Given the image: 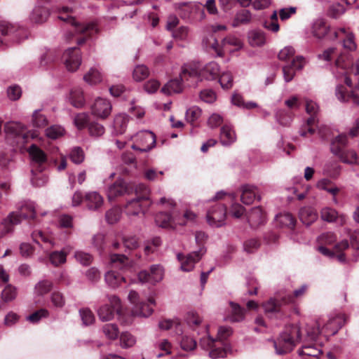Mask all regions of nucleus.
<instances>
[{
  "label": "nucleus",
  "mask_w": 359,
  "mask_h": 359,
  "mask_svg": "<svg viewBox=\"0 0 359 359\" xmlns=\"http://www.w3.org/2000/svg\"><path fill=\"white\" fill-rule=\"evenodd\" d=\"M219 140L223 146H229L236 140V135L234 130L229 125L222 127Z\"/></svg>",
  "instance_id": "25"
},
{
  "label": "nucleus",
  "mask_w": 359,
  "mask_h": 359,
  "mask_svg": "<svg viewBox=\"0 0 359 359\" xmlns=\"http://www.w3.org/2000/svg\"><path fill=\"white\" fill-rule=\"evenodd\" d=\"M74 257L77 262L83 266L89 265L93 260V257L89 253L83 251H76Z\"/></svg>",
  "instance_id": "60"
},
{
  "label": "nucleus",
  "mask_w": 359,
  "mask_h": 359,
  "mask_svg": "<svg viewBox=\"0 0 359 359\" xmlns=\"http://www.w3.org/2000/svg\"><path fill=\"white\" fill-rule=\"evenodd\" d=\"M173 6L183 20H189L197 12H200L203 15H205L204 11L201 9L200 3L196 1L175 3Z\"/></svg>",
  "instance_id": "5"
},
{
  "label": "nucleus",
  "mask_w": 359,
  "mask_h": 359,
  "mask_svg": "<svg viewBox=\"0 0 359 359\" xmlns=\"http://www.w3.org/2000/svg\"><path fill=\"white\" fill-rule=\"evenodd\" d=\"M110 264L111 267L121 270H126L131 267V262L124 255L114 253L110 255Z\"/></svg>",
  "instance_id": "20"
},
{
  "label": "nucleus",
  "mask_w": 359,
  "mask_h": 359,
  "mask_svg": "<svg viewBox=\"0 0 359 359\" xmlns=\"http://www.w3.org/2000/svg\"><path fill=\"white\" fill-rule=\"evenodd\" d=\"M226 208L223 204H216L207 214V221L212 227H220L225 224Z\"/></svg>",
  "instance_id": "4"
},
{
  "label": "nucleus",
  "mask_w": 359,
  "mask_h": 359,
  "mask_svg": "<svg viewBox=\"0 0 359 359\" xmlns=\"http://www.w3.org/2000/svg\"><path fill=\"white\" fill-rule=\"evenodd\" d=\"M68 100L71 104L76 108L83 107L86 102L83 90L79 87L71 89Z\"/></svg>",
  "instance_id": "26"
},
{
  "label": "nucleus",
  "mask_w": 359,
  "mask_h": 359,
  "mask_svg": "<svg viewBox=\"0 0 359 359\" xmlns=\"http://www.w3.org/2000/svg\"><path fill=\"white\" fill-rule=\"evenodd\" d=\"M82 322L85 325H90L95 322V316L93 312L88 309H83L79 311Z\"/></svg>",
  "instance_id": "56"
},
{
  "label": "nucleus",
  "mask_w": 359,
  "mask_h": 359,
  "mask_svg": "<svg viewBox=\"0 0 359 359\" xmlns=\"http://www.w3.org/2000/svg\"><path fill=\"white\" fill-rule=\"evenodd\" d=\"M120 345L123 348L133 346L136 343V338L128 332H123L120 334Z\"/></svg>",
  "instance_id": "47"
},
{
  "label": "nucleus",
  "mask_w": 359,
  "mask_h": 359,
  "mask_svg": "<svg viewBox=\"0 0 359 359\" xmlns=\"http://www.w3.org/2000/svg\"><path fill=\"white\" fill-rule=\"evenodd\" d=\"M149 75V70L145 65H137L133 72V79L136 81H141Z\"/></svg>",
  "instance_id": "48"
},
{
  "label": "nucleus",
  "mask_w": 359,
  "mask_h": 359,
  "mask_svg": "<svg viewBox=\"0 0 359 359\" xmlns=\"http://www.w3.org/2000/svg\"><path fill=\"white\" fill-rule=\"evenodd\" d=\"M321 353V351L313 346H304L301 350L299 351V354L301 355H307L314 358H318Z\"/></svg>",
  "instance_id": "58"
},
{
  "label": "nucleus",
  "mask_w": 359,
  "mask_h": 359,
  "mask_svg": "<svg viewBox=\"0 0 359 359\" xmlns=\"http://www.w3.org/2000/svg\"><path fill=\"white\" fill-rule=\"evenodd\" d=\"M154 300L149 299L148 303H140V304H136L132 310V314L139 317H148L153 312L151 305H154Z\"/></svg>",
  "instance_id": "23"
},
{
  "label": "nucleus",
  "mask_w": 359,
  "mask_h": 359,
  "mask_svg": "<svg viewBox=\"0 0 359 359\" xmlns=\"http://www.w3.org/2000/svg\"><path fill=\"white\" fill-rule=\"evenodd\" d=\"M250 225L252 227H257L264 223L265 215L262 209L259 207L253 208L247 216Z\"/></svg>",
  "instance_id": "24"
},
{
  "label": "nucleus",
  "mask_w": 359,
  "mask_h": 359,
  "mask_svg": "<svg viewBox=\"0 0 359 359\" xmlns=\"http://www.w3.org/2000/svg\"><path fill=\"white\" fill-rule=\"evenodd\" d=\"M201 69V80L205 79L212 81L218 77L220 72L219 65L215 62H210L206 64Z\"/></svg>",
  "instance_id": "18"
},
{
  "label": "nucleus",
  "mask_w": 359,
  "mask_h": 359,
  "mask_svg": "<svg viewBox=\"0 0 359 359\" xmlns=\"http://www.w3.org/2000/svg\"><path fill=\"white\" fill-rule=\"evenodd\" d=\"M302 334L299 325H292L286 327L285 330L280 335L277 341H273L276 353L284 355L293 350L297 343L301 341Z\"/></svg>",
  "instance_id": "1"
},
{
  "label": "nucleus",
  "mask_w": 359,
  "mask_h": 359,
  "mask_svg": "<svg viewBox=\"0 0 359 359\" xmlns=\"http://www.w3.org/2000/svg\"><path fill=\"white\" fill-rule=\"evenodd\" d=\"M129 117L125 114H118L115 116L112 124V135H123L126 130Z\"/></svg>",
  "instance_id": "19"
},
{
  "label": "nucleus",
  "mask_w": 359,
  "mask_h": 359,
  "mask_svg": "<svg viewBox=\"0 0 359 359\" xmlns=\"http://www.w3.org/2000/svg\"><path fill=\"white\" fill-rule=\"evenodd\" d=\"M276 221L280 226L288 228H293L296 222L294 217L289 212L280 213L276 216Z\"/></svg>",
  "instance_id": "41"
},
{
  "label": "nucleus",
  "mask_w": 359,
  "mask_h": 359,
  "mask_svg": "<svg viewBox=\"0 0 359 359\" xmlns=\"http://www.w3.org/2000/svg\"><path fill=\"white\" fill-rule=\"evenodd\" d=\"M151 202H145L135 198L128 201L125 205V212L128 216H137L140 213H144V212L151 205Z\"/></svg>",
  "instance_id": "15"
},
{
  "label": "nucleus",
  "mask_w": 359,
  "mask_h": 359,
  "mask_svg": "<svg viewBox=\"0 0 359 359\" xmlns=\"http://www.w3.org/2000/svg\"><path fill=\"white\" fill-rule=\"evenodd\" d=\"M49 16V11L43 6H36L32 13L31 19L36 23L44 22Z\"/></svg>",
  "instance_id": "33"
},
{
  "label": "nucleus",
  "mask_w": 359,
  "mask_h": 359,
  "mask_svg": "<svg viewBox=\"0 0 359 359\" xmlns=\"http://www.w3.org/2000/svg\"><path fill=\"white\" fill-rule=\"evenodd\" d=\"M33 176L32 177V183L36 187H43L48 182V177L44 174L41 173V170H39V173H34L32 170Z\"/></svg>",
  "instance_id": "62"
},
{
  "label": "nucleus",
  "mask_w": 359,
  "mask_h": 359,
  "mask_svg": "<svg viewBox=\"0 0 359 359\" xmlns=\"http://www.w3.org/2000/svg\"><path fill=\"white\" fill-rule=\"evenodd\" d=\"M335 94L337 99L341 102H351L354 105H359V97L353 93H347L342 86L336 88Z\"/></svg>",
  "instance_id": "27"
},
{
  "label": "nucleus",
  "mask_w": 359,
  "mask_h": 359,
  "mask_svg": "<svg viewBox=\"0 0 359 359\" xmlns=\"http://www.w3.org/2000/svg\"><path fill=\"white\" fill-rule=\"evenodd\" d=\"M343 47L350 52L356 50L357 45L355 42V36L353 33L348 32L346 34V37L343 40Z\"/></svg>",
  "instance_id": "52"
},
{
  "label": "nucleus",
  "mask_w": 359,
  "mask_h": 359,
  "mask_svg": "<svg viewBox=\"0 0 359 359\" xmlns=\"http://www.w3.org/2000/svg\"><path fill=\"white\" fill-rule=\"evenodd\" d=\"M201 115V110L196 106L189 108L186 111V119L188 122L193 123L197 121Z\"/></svg>",
  "instance_id": "51"
},
{
  "label": "nucleus",
  "mask_w": 359,
  "mask_h": 359,
  "mask_svg": "<svg viewBox=\"0 0 359 359\" xmlns=\"http://www.w3.org/2000/svg\"><path fill=\"white\" fill-rule=\"evenodd\" d=\"M248 41L252 46H262L266 43L265 34L260 30H252L248 33Z\"/></svg>",
  "instance_id": "34"
},
{
  "label": "nucleus",
  "mask_w": 359,
  "mask_h": 359,
  "mask_svg": "<svg viewBox=\"0 0 359 359\" xmlns=\"http://www.w3.org/2000/svg\"><path fill=\"white\" fill-rule=\"evenodd\" d=\"M36 215L35 204L26 202L18 211L11 212L1 224V234L4 236L13 231L14 226L19 224L22 219H34Z\"/></svg>",
  "instance_id": "2"
},
{
  "label": "nucleus",
  "mask_w": 359,
  "mask_h": 359,
  "mask_svg": "<svg viewBox=\"0 0 359 359\" xmlns=\"http://www.w3.org/2000/svg\"><path fill=\"white\" fill-rule=\"evenodd\" d=\"M133 191V186L128 184L124 180L119 179L109 187L107 197L109 201H113L124 195H130Z\"/></svg>",
  "instance_id": "7"
},
{
  "label": "nucleus",
  "mask_w": 359,
  "mask_h": 359,
  "mask_svg": "<svg viewBox=\"0 0 359 359\" xmlns=\"http://www.w3.org/2000/svg\"><path fill=\"white\" fill-rule=\"evenodd\" d=\"M156 223L162 228H175L177 224H184L175 217L166 212H160L156 215L155 218Z\"/></svg>",
  "instance_id": "17"
},
{
  "label": "nucleus",
  "mask_w": 359,
  "mask_h": 359,
  "mask_svg": "<svg viewBox=\"0 0 359 359\" xmlns=\"http://www.w3.org/2000/svg\"><path fill=\"white\" fill-rule=\"evenodd\" d=\"M59 18L72 25L74 27V31L78 34H84L86 36H90L97 32V28L95 23L81 24L71 16L67 18L60 16Z\"/></svg>",
  "instance_id": "12"
},
{
  "label": "nucleus",
  "mask_w": 359,
  "mask_h": 359,
  "mask_svg": "<svg viewBox=\"0 0 359 359\" xmlns=\"http://www.w3.org/2000/svg\"><path fill=\"white\" fill-rule=\"evenodd\" d=\"M295 50L292 46H285L278 53V59L282 61H287L294 58Z\"/></svg>",
  "instance_id": "59"
},
{
  "label": "nucleus",
  "mask_w": 359,
  "mask_h": 359,
  "mask_svg": "<svg viewBox=\"0 0 359 359\" xmlns=\"http://www.w3.org/2000/svg\"><path fill=\"white\" fill-rule=\"evenodd\" d=\"M158 325L161 330H167L175 328L177 334L182 333L181 324L177 320H164L161 321Z\"/></svg>",
  "instance_id": "44"
},
{
  "label": "nucleus",
  "mask_w": 359,
  "mask_h": 359,
  "mask_svg": "<svg viewBox=\"0 0 359 359\" xmlns=\"http://www.w3.org/2000/svg\"><path fill=\"white\" fill-rule=\"evenodd\" d=\"M219 81L224 89H229L233 86V77L229 72H224L221 74Z\"/></svg>",
  "instance_id": "61"
},
{
  "label": "nucleus",
  "mask_w": 359,
  "mask_h": 359,
  "mask_svg": "<svg viewBox=\"0 0 359 359\" xmlns=\"http://www.w3.org/2000/svg\"><path fill=\"white\" fill-rule=\"evenodd\" d=\"M306 63L302 56H296L292 60L291 63L283 67V77L285 82L291 81L295 76L297 70H301Z\"/></svg>",
  "instance_id": "11"
},
{
  "label": "nucleus",
  "mask_w": 359,
  "mask_h": 359,
  "mask_svg": "<svg viewBox=\"0 0 359 359\" xmlns=\"http://www.w3.org/2000/svg\"><path fill=\"white\" fill-rule=\"evenodd\" d=\"M25 126L18 122H8L4 126V131L7 136L22 137L25 138Z\"/></svg>",
  "instance_id": "21"
},
{
  "label": "nucleus",
  "mask_w": 359,
  "mask_h": 359,
  "mask_svg": "<svg viewBox=\"0 0 359 359\" xmlns=\"http://www.w3.org/2000/svg\"><path fill=\"white\" fill-rule=\"evenodd\" d=\"M33 163L41 166L46 161V155L37 146L32 144L28 149Z\"/></svg>",
  "instance_id": "30"
},
{
  "label": "nucleus",
  "mask_w": 359,
  "mask_h": 359,
  "mask_svg": "<svg viewBox=\"0 0 359 359\" xmlns=\"http://www.w3.org/2000/svg\"><path fill=\"white\" fill-rule=\"evenodd\" d=\"M321 217L325 221L332 222L335 221L337 219V212L332 208H324L321 210Z\"/></svg>",
  "instance_id": "63"
},
{
  "label": "nucleus",
  "mask_w": 359,
  "mask_h": 359,
  "mask_svg": "<svg viewBox=\"0 0 359 359\" xmlns=\"http://www.w3.org/2000/svg\"><path fill=\"white\" fill-rule=\"evenodd\" d=\"M121 210L118 208H111L105 214V218L107 222L113 224L116 223L121 218Z\"/></svg>",
  "instance_id": "55"
},
{
  "label": "nucleus",
  "mask_w": 359,
  "mask_h": 359,
  "mask_svg": "<svg viewBox=\"0 0 359 359\" xmlns=\"http://www.w3.org/2000/svg\"><path fill=\"white\" fill-rule=\"evenodd\" d=\"M205 249L201 248L198 251L193 252L186 257L181 254L177 255V259L181 263V269L183 271H190L194 268V265L198 262L201 257L205 254Z\"/></svg>",
  "instance_id": "8"
},
{
  "label": "nucleus",
  "mask_w": 359,
  "mask_h": 359,
  "mask_svg": "<svg viewBox=\"0 0 359 359\" xmlns=\"http://www.w3.org/2000/svg\"><path fill=\"white\" fill-rule=\"evenodd\" d=\"M69 158L75 164H81L85 158L83 150L79 147H74L69 153Z\"/></svg>",
  "instance_id": "49"
},
{
  "label": "nucleus",
  "mask_w": 359,
  "mask_h": 359,
  "mask_svg": "<svg viewBox=\"0 0 359 359\" xmlns=\"http://www.w3.org/2000/svg\"><path fill=\"white\" fill-rule=\"evenodd\" d=\"M65 252L61 251H55L50 255V261L52 264L57 266L66 262Z\"/></svg>",
  "instance_id": "53"
},
{
  "label": "nucleus",
  "mask_w": 359,
  "mask_h": 359,
  "mask_svg": "<svg viewBox=\"0 0 359 359\" xmlns=\"http://www.w3.org/2000/svg\"><path fill=\"white\" fill-rule=\"evenodd\" d=\"M102 330L104 336L110 340H115L119 333L118 327L114 323L105 324L103 325Z\"/></svg>",
  "instance_id": "43"
},
{
  "label": "nucleus",
  "mask_w": 359,
  "mask_h": 359,
  "mask_svg": "<svg viewBox=\"0 0 359 359\" xmlns=\"http://www.w3.org/2000/svg\"><path fill=\"white\" fill-rule=\"evenodd\" d=\"M257 188L253 185L245 184L241 187V201L245 205H250L257 197ZM257 199L260 200V196H257Z\"/></svg>",
  "instance_id": "22"
},
{
  "label": "nucleus",
  "mask_w": 359,
  "mask_h": 359,
  "mask_svg": "<svg viewBox=\"0 0 359 359\" xmlns=\"http://www.w3.org/2000/svg\"><path fill=\"white\" fill-rule=\"evenodd\" d=\"M84 203L88 210L91 211L98 210L104 203L102 195L95 191H90L84 195Z\"/></svg>",
  "instance_id": "16"
},
{
  "label": "nucleus",
  "mask_w": 359,
  "mask_h": 359,
  "mask_svg": "<svg viewBox=\"0 0 359 359\" xmlns=\"http://www.w3.org/2000/svg\"><path fill=\"white\" fill-rule=\"evenodd\" d=\"M104 279L106 283L114 289L119 287L121 283L125 282V278L114 271L107 272Z\"/></svg>",
  "instance_id": "31"
},
{
  "label": "nucleus",
  "mask_w": 359,
  "mask_h": 359,
  "mask_svg": "<svg viewBox=\"0 0 359 359\" xmlns=\"http://www.w3.org/2000/svg\"><path fill=\"white\" fill-rule=\"evenodd\" d=\"M318 218L316 211L311 207L302 208L299 211V219L304 224L309 226Z\"/></svg>",
  "instance_id": "29"
},
{
  "label": "nucleus",
  "mask_w": 359,
  "mask_h": 359,
  "mask_svg": "<svg viewBox=\"0 0 359 359\" xmlns=\"http://www.w3.org/2000/svg\"><path fill=\"white\" fill-rule=\"evenodd\" d=\"M215 341H218L208 335L207 337L201 339L200 344L204 349H210L209 355L213 359L226 356L228 351L224 348H215Z\"/></svg>",
  "instance_id": "13"
},
{
  "label": "nucleus",
  "mask_w": 359,
  "mask_h": 359,
  "mask_svg": "<svg viewBox=\"0 0 359 359\" xmlns=\"http://www.w3.org/2000/svg\"><path fill=\"white\" fill-rule=\"evenodd\" d=\"M53 283L48 280L39 281L34 287V294L38 296H43L50 291Z\"/></svg>",
  "instance_id": "45"
},
{
  "label": "nucleus",
  "mask_w": 359,
  "mask_h": 359,
  "mask_svg": "<svg viewBox=\"0 0 359 359\" xmlns=\"http://www.w3.org/2000/svg\"><path fill=\"white\" fill-rule=\"evenodd\" d=\"M114 311L108 304H104L97 309V316L101 321L111 320L114 317Z\"/></svg>",
  "instance_id": "40"
},
{
  "label": "nucleus",
  "mask_w": 359,
  "mask_h": 359,
  "mask_svg": "<svg viewBox=\"0 0 359 359\" xmlns=\"http://www.w3.org/2000/svg\"><path fill=\"white\" fill-rule=\"evenodd\" d=\"M180 76L181 80L191 86L196 80L201 81V69L196 65L185 64L182 67Z\"/></svg>",
  "instance_id": "14"
},
{
  "label": "nucleus",
  "mask_w": 359,
  "mask_h": 359,
  "mask_svg": "<svg viewBox=\"0 0 359 359\" xmlns=\"http://www.w3.org/2000/svg\"><path fill=\"white\" fill-rule=\"evenodd\" d=\"M83 80L89 85H96L102 81V74L96 68H91L84 76Z\"/></svg>",
  "instance_id": "38"
},
{
  "label": "nucleus",
  "mask_w": 359,
  "mask_h": 359,
  "mask_svg": "<svg viewBox=\"0 0 359 359\" xmlns=\"http://www.w3.org/2000/svg\"><path fill=\"white\" fill-rule=\"evenodd\" d=\"M64 133V129L59 126H53L46 130V134L48 137L55 140L62 136Z\"/></svg>",
  "instance_id": "64"
},
{
  "label": "nucleus",
  "mask_w": 359,
  "mask_h": 359,
  "mask_svg": "<svg viewBox=\"0 0 359 359\" xmlns=\"http://www.w3.org/2000/svg\"><path fill=\"white\" fill-rule=\"evenodd\" d=\"M18 294L17 288L11 284H8L1 292V299L4 302L13 301Z\"/></svg>",
  "instance_id": "46"
},
{
  "label": "nucleus",
  "mask_w": 359,
  "mask_h": 359,
  "mask_svg": "<svg viewBox=\"0 0 359 359\" xmlns=\"http://www.w3.org/2000/svg\"><path fill=\"white\" fill-rule=\"evenodd\" d=\"M183 81L181 78L170 80L161 89L162 93L166 95L180 93L183 90Z\"/></svg>",
  "instance_id": "28"
},
{
  "label": "nucleus",
  "mask_w": 359,
  "mask_h": 359,
  "mask_svg": "<svg viewBox=\"0 0 359 359\" xmlns=\"http://www.w3.org/2000/svg\"><path fill=\"white\" fill-rule=\"evenodd\" d=\"M282 304H284L283 297H274L269 299L262 306L266 313H276L279 311Z\"/></svg>",
  "instance_id": "36"
},
{
  "label": "nucleus",
  "mask_w": 359,
  "mask_h": 359,
  "mask_svg": "<svg viewBox=\"0 0 359 359\" xmlns=\"http://www.w3.org/2000/svg\"><path fill=\"white\" fill-rule=\"evenodd\" d=\"M32 121L34 126L37 128L45 127L48 123L46 117L43 114H41L39 110L34 111Z\"/></svg>",
  "instance_id": "54"
},
{
  "label": "nucleus",
  "mask_w": 359,
  "mask_h": 359,
  "mask_svg": "<svg viewBox=\"0 0 359 359\" xmlns=\"http://www.w3.org/2000/svg\"><path fill=\"white\" fill-rule=\"evenodd\" d=\"M89 135L95 139L102 137L105 133L104 126L97 121H92L87 126Z\"/></svg>",
  "instance_id": "37"
},
{
  "label": "nucleus",
  "mask_w": 359,
  "mask_h": 359,
  "mask_svg": "<svg viewBox=\"0 0 359 359\" xmlns=\"http://www.w3.org/2000/svg\"><path fill=\"white\" fill-rule=\"evenodd\" d=\"M222 46L224 48H226L227 46H232L235 47L236 50H238L242 48L243 43L234 36H228L222 41Z\"/></svg>",
  "instance_id": "50"
},
{
  "label": "nucleus",
  "mask_w": 359,
  "mask_h": 359,
  "mask_svg": "<svg viewBox=\"0 0 359 359\" xmlns=\"http://www.w3.org/2000/svg\"><path fill=\"white\" fill-rule=\"evenodd\" d=\"M49 312L46 309H41L27 317V320L32 323H38L41 318H46Z\"/></svg>",
  "instance_id": "57"
},
{
  "label": "nucleus",
  "mask_w": 359,
  "mask_h": 359,
  "mask_svg": "<svg viewBox=\"0 0 359 359\" xmlns=\"http://www.w3.org/2000/svg\"><path fill=\"white\" fill-rule=\"evenodd\" d=\"M65 66L68 71H76L81 63V55L79 48L74 47L68 48L63 55Z\"/></svg>",
  "instance_id": "10"
},
{
  "label": "nucleus",
  "mask_w": 359,
  "mask_h": 359,
  "mask_svg": "<svg viewBox=\"0 0 359 359\" xmlns=\"http://www.w3.org/2000/svg\"><path fill=\"white\" fill-rule=\"evenodd\" d=\"M135 137V143L131 146L134 150L147 152L156 145V135L150 130L140 131Z\"/></svg>",
  "instance_id": "3"
},
{
  "label": "nucleus",
  "mask_w": 359,
  "mask_h": 359,
  "mask_svg": "<svg viewBox=\"0 0 359 359\" xmlns=\"http://www.w3.org/2000/svg\"><path fill=\"white\" fill-rule=\"evenodd\" d=\"M164 270L161 265L154 264L151 266L149 271L144 270L138 273L139 280L144 283L155 284L161 281L163 278Z\"/></svg>",
  "instance_id": "6"
},
{
  "label": "nucleus",
  "mask_w": 359,
  "mask_h": 359,
  "mask_svg": "<svg viewBox=\"0 0 359 359\" xmlns=\"http://www.w3.org/2000/svg\"><path fill=\"white\" fill-rule=\"evenodd\" d=\"M133 189L136 195L135 198L145 202L146 203L151 202L149 198L150 190L147 186L143 184H139L133 187Z\"/></svg>",
  "instance_id": "39"
},
{
  "label": "nucleus",
  "mask_w": 359,
  "mask_h": 359,
  "mask_svg": "<svg viewBox=\"0 0 359 359\" xmlns=\"http://www.w3.org/2000/svg\"><path fill=\"white\" fill-rule=\"evenodd\" d=\"M329 27L323 20H316L312 26V34L318 39H322L327 34Z\"/></svg>",
  "instance_id": "32"
},
{
  "label": "nucleus",
  "mask_w": 359,
  "mask_h": 359,
  "mask_svg": "<svg viewBox=\"0 0 359 359\" xmlns=\"http://www.w3.org/2000/svg\"><path fill=\"white\" fill-rule=\"evenodd\" d=\"M111 109V102L102 97H97L91 106L92 114L101 119L107 118L110 115Z\"/></svg>",
  "instance_id": "9"
},
{
  "label": "nucleus",
  "mask_w": 359,
  "mask_h": 359,
  "mask_svg": "<svg viewBox=\"0 0 359 359\" xmlns=\"http://www.w3.org/2000/svg\"><path fill=\"white\" fill-rule=\"evenodd\" d=\"M347 137L344 134L339 135L331 144V151L334 155H339L346 145Z\"/></svg>",
  "instance_id": "35"
},
{
  "label": "nucleus",
  "mask_w": 359,
  "mask_h": 359,
  "mask_svg": "<svg viewBox=\"0 0 359 359\" xmlns=\"http://www.w3.org/2000/svg\"><path fill=\"white\" fill-rule=\"evenodd\" d=\"M252 20V14L248 10H243L237 13L232 23V26L236 27L241 24H248Z\"/></svg>",
  "instance_id": "42"
}]
</instances>
